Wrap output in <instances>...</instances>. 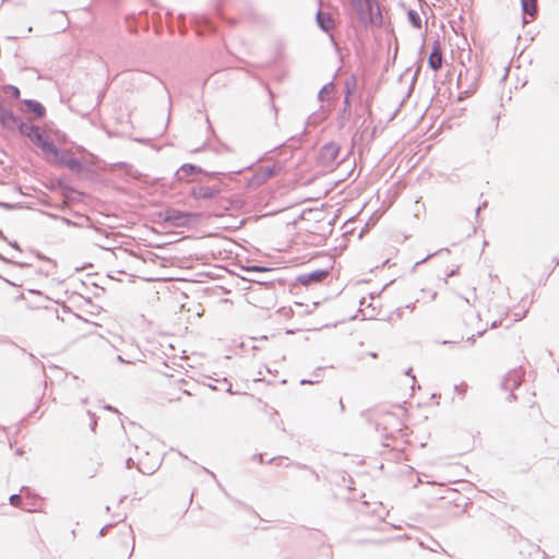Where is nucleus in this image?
Wrapping results in <instances>:
<instances>
[{"label":"nucleus","instance_id":"1","mask_svg":"<svg viewBox=\"0 0 559 559\" xmlns=\"http://www.w3.org/2000/svg\"><path fill=\"white\" fill-rule=\"evenodd\" d=\"M20 131L27 136L36 146H38L45 158L50 162L51 158H57V147L53 144L56 140L59 143L66 141V136L58 131L46 130L35 126L21 123Z\"/></svg>","mask_w":559,"mask_h":559},{"label":"nucleus","instance_id":"2","mask_svg":"<svg viewBox=\"0 0 559 559\" xmlns=\"http://www.w3.org/2000/svg\"><path fill=\"white\" fill-rule=\"evenodd\" d=\"M352 5L365 26L381 22V13L374 0H352Z\"/></svg>","mask_w":559,"mask_h":559},{"label":"nucleus","instance_id":"3","mask_svg":"<svg viewBox=\"0 0 559 559\" xmlns=\"http://www.w3.org/2000/svg\"><path fill=\"white\" fill-rule=\"evenodd\" d=\"M340 153V147L335 143L323 145L318 155V163L323 167H331Z\"/></svg>","mask_w":559,"mask_h":559},{"label":"nucleus","instance_id":"4","mask_svg":"<svg viewBox=\"0 0 559 559\" xmlns=\"http://www.w3.org/2000/svg\"><path fill=\"white\" fill-rule=\"evenodd\" d=\"M532 300L528 297L521 298L518 302H513L509 306V316L512 317L513 322L523 320L531 308Z\"/></svg>","mask_w":559,"mask_h":559},{"label":"nucleus","instance_id":"5","mask_svg":"<svg viewBox=\"0 0 559 559\" xmlns=\"http://www.w3.org/2000/svg\"><path fill=\"white\" fill-rule=\"evenodd\" d=\"M158 465L159 454L157 452H154L153 454L145 452V454H140L138 457V468L144 474H152Z\"/></svg>","mask_w":559,"mask_h":559},{"label":"nucleus","instance_id":"6","mask_svg":"<svg viewBox=\"0 0 559 559\" xmlns=\"http://www.w3.org/2000/svg\"><path fill=\"white\" fill-rule=\"evenodd\" d=\"M195 217H197L195 214L185 213V212L177 211V210H167V211H165V215H164L165 222H169L175 226H187Z\"/></svg>","mask_w":559,"mask_h":559},{"label":"nucleus","instance_id":"7","mask_svg":"<svg viewBox=\"0 0 559 559\" xmlns=\"http://www.w3.org/2000/svg\"><path fill=\"white\" fill-rule=\"evenodd\" d=\"M49 163L61 165L70 168L71 170H80L81 163L72 157L69 152L57 151V158H51Z\"/></svg>","mask_w":559,"mask_h":559},{"label":"nucleus","instance_id":"8","mask_svg":"<svg viewBox=\"0 0 559 559\" xmlns=\"http://www.w3.org/2000/svg\"><path fill=\"white\" fill-rule=\"evenodd\" d=\"M442 49L440 43L437 40L432 45V51L428 58V64L433 71H438L442 67Z\"/></svg>","mask_w":559,"mask_h":559},{"label":"nucleus","instance_id":"9","mask_svg":"<svg viewBox=\"0 0 559 559\" xmlns=\"http://www.w3.org/2000/svg\"><path fill=\"white\" fill-rule=\"evenodd\" d=\"M329 275L328 271L324 270H318L311 273L302 274L298 277V282L301 285L308 286L312 283H321L323 282Z\"/></svg>","mask_w":559,"mask_h":559},{"label":"nucleus","instance_id":"10","mask_svg":"<svg viewBox=\"0 0 559 559\" xmlns=\"http://www.w3.org/2000/svg\"><path fill=\"white\" fill-rule=\"evenodd\" d=\"M22 300L24 301V307L27 310L38 309L41 304L45 301V297L40 293L28 292L27 295L22 296Z\"/></svg>","mask_w":559,"mask_h":559},{"label":"nucleus","instance_id":"11","mask_svg":"<svg viewBox=\"0 0 559 559\" xmlns=\"http://www.w3.org/2000/svg\"><path fill=\"white\" fill-rule=\"evenodd\" d=\"M0 122L7 129H13L15 127L21 126L17 119L14 117L11 110L4 108V106L0 103Z\"/></svg>","mask_w":559,"mask_h":559},{"label":"nucleus","instance_id":"12","mask_svg":"<svg viewBox=\"0 0 559 559\" xmlns=\"http://www.w3.org/2000/svg\"><path fill=\"white\" fill-rule=\"evenodd\" d=\"M202 173L200 167H197L192 164H185L180 167L177 173L178 179L181 181H190L193 176H197Z\"/></svg>","mask_w":559,"mask_h":559},{"label":"nucleus","instance_id":"13","mask_svg":"<svg viewBox=\"0 0 559 559\" xmlns=\"http://www.w3.org/2000/svg\"><path fill=\"white\" fill-rule=\"evenodd\" d=\"M524 372L521 369H514L507 376L504 386L507 389H515L523 381Z\"/></svg>","mask_w":559,"mask_h":559},{"label":"nucleus","instance_id":"14","mask_svg":"<svg viewBox=\"0 0 559 559\" xmlns=\"http://www.w3.org/2000/svg\"><path fill=\"white\" fill-rule=\"evenodd\" d=\"M218 193L217 189L211 188V187H198L192 189L191 195L197 199H212Z\"/></svg>","mask_w":559,"mask_h":559},{"label":"nucleus","instance_id":"15","mask_svg":"<svg viewBox=\"0 0 559 559\" xmlns=\"http://www.w3.org/2000/svg\"><path fill=\"white\" fill-rule=\"evenodd\" d=\"M190 394L183 390L180 385H174L167 392V400L169 403L181 401L183 397H188Z\"/></svg>","mask_w":559,"mask_h":559},{"label":"nucleus","instance_id":"16","mask_svg":"<svg viewBox=\"0 0 559 559\" xmlns=\"http://www.w3.org/2000/svg\"><path fill=\"white\" fill-rule=\"evenodd\" d=\"M25 106L29 111H32L37 118H40L45 115V108L41 104L34 100H25Z\"/></svg>","mask_w":559,"mask_h":559},{"label":"nucleus","instance_id":"17","mask_svg":"<svg viewBox=\"0 0 559 559\" xmlns=\"http://www.w3.org/2000/svg\"><path fill=\"white\" fill-rule=\"evenodd\" d=\"M318 23L320 27L324 31H329L333 27V20L329 14L319 12L317 15Z\"/></svg>","mask_w":559,"mask_h":559},{"label":"nucleus","instance_id":"18","mask_svg":"<svg viewBox=\"0 0 559 559\" xmlns=\"http://www.w3.org/2000/svg\"><path fill=\"white\" fill-rule=\"evenodd\" d=\"M407 19L409 21V23L415 27V28H420L421 27V19L418 14V12L414 11V10H409L407 12Z\"/></svg>","mask_w":559,"mask_h":559},{"label":"nucleus","instance_id":"19","mask_svg":"<svg viewBox=\"0 0 559 559\" xmlns=\"http://www.w3.org/2000/svg\"><path fill=\"white\" fill-rule=\"evenodd\" d=\"M523 10L530 14L534 15L536 12V0H522Z\"/></svg>","mask_w":559,"mask_h":559},{"label":"nucleus","instance_id":"20","mask_svg":"<svg viewBox=\"0 0 559 559\" xmlns=\"http://www.w3.org/2000/svg\"><path fill=\"white\" fill-rule=\"evenodd\" d=\"M263 171L264 174L267 176V177H272V176H275L277 175L280 171H281V167L276 164L272 165V166H266L263 168Z\"/></svg>","mask_w":559,"mask_h":559},{"label":"nucleus","instance_id":"21","mask_svg":"<svg viewBox=\"0 0 559 559\" xmlns=\"http://www.w3.org/2000/svg\"><path fill=\"white\" fill-rule=\"evenodd\" d=\"M4 92L8 93L13 98L20 97V90L15 86H12V85L5 86Z\"/></svg>","mask_w":559,"mask_h":559},{"label":"nucleus","instance_id":"22","mask_svg":"<svg viewBox=\"0 0 559 559\" xmlns=\"http://www.w3.org/2000/svg\"><path fill=\"white\" fill-rule=\"evenodd\" d=\"M10 502L14 507H21L22 503V497L19 495H13L10 497Z\"/></svg>","mask_w":559,"mask_h":559},{"label":"nucleus","instance_id":"23","mask_svg":"<svg viewBox=\"0 0 559 559\" xmlns=\"http://www.w3.org/2000/svg\"><path fill=\"white\" fill-rule=\"evenodd\" d=\"M252 270H254V271H260V272H262V271H269V269H265V267H259V266H253V267H252Z\"/></svg>","mask_w":559,"mask_h":559},{"label":"nucleus","instance_id":"24","mask_svg":"<svg viewBox=\"0 0 559 559\" xmlns=\"http://www.w3.org/2000/svg\"><path fill=\"white\" fill-rule=\"evenodd\" d=\"M91 426H92V429H94L96 426V420L93 417H91Z\"/></svg>","mask_w":559,"mask_h":559},{"label":"nucleus","instance_id":"25","mask_svg":"<svg viewBox=\"0 0 559 559\" xmlns=\"http://www.w3.org/2000/svg\"><path fill=\"white\" fill-rule=\"evenodd\" d=\"M370 355H371V357H373V358H376V357H377V355H376L374 353H371Z\"/></svg>","mask_w":559,"mask_h":559}]
</instances>
